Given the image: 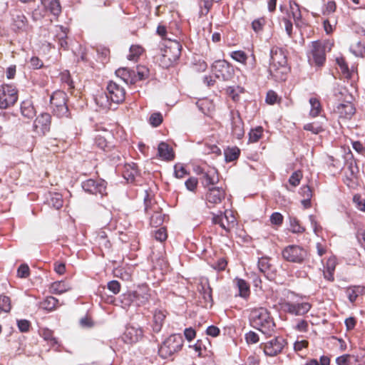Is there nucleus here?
Segmentation results:
<instances>
[{"instance_id": "27", "label": "nucleus", "mask_w": 365, "mask_h": 365, "mask_svg": "<svg viewBox=\"0 0 365 365\" xmlns=\"http://www.w3.org/2000/svg\"><path fill=\"white\" fill-rule=\"evenodd\" d=\"M200 292L202 294V297L205 300V306L207 307L209 305L211 307L213 304V299L212 296V288L209 283L206 282L205 284H201V289H200Z\"/></svg>"}, {"instance_id": "15", "label": "nucleus", "mask_w": 365, "mask_h": 365, "mask_svg": "<svg viewBox=\"0 0 365 365\" xmlns=\"http://www.w3.org/2000/svg\"><path fill=\"white\" fill-rule=\"evenodd\" d=\"M231 129L232 135L237 139H241L245 135L244 123L238 112L232 113Z\"/></svg>"}, {"instance_id": "12", "label": "nucleus", "mask_w": 365, "mask_h": 365, "mask_svg": "<svg viewBox=\"0 0 365 365\" xmlns=\"http://www.w3.org/2000/svg\"><path fill=\"white\" fill-rule=\"evenodd\" d=\"M283 310L289 314L301 316L307 314L311 309V304L308 302L292 303L284 302L282 304Z\"/></svg>"}, {"instance_id": "30", "label": "nucleus", "mask_w": 365, "mask_h": 365, "mask_svg": "<svg viewBox=\"0 0 365 365\" xmlns=\"http://www.w3.org/2000/svg\"><path fill=\"white\" fill-rule=\"evenodd\" d=\"M235 281L239 289V296L244 299H247L250 294V285L242 279L236 278Z\"/></svg>"}, {"instance_id": "39", "label": "nucleus", "mask_w": 365, "mask_h": 365, "mask_svg": "<svg viewBox=\"0 0 365 365\" xmlns=\"http://www.w3.org/2000/svg\"><path fill=\"white\" fill-rule=\"evenodd\" d=\"M145 211L148 215H150L154 210H160V207L157 203L146 194L144 198Z\"/></svg>"}, {"instance_id": "52", "label": "nucleus", "mask_w": 365, "mask_h": 365, "mask_svg": "<svg viewBox=\"0 0 365 365\" xmlns=\"http://www.w3.org/2000/svg\"><path fill=\"white\" fill-rule=\"evenodd\" d=\"M135 76L137 81L144 80L148 77L149 70L145 66H138L136 68Z\"/></svg>"}, {"instance_id": "20", "label": "nucleus", "mask_w": 365, "mask_h": 365, "mask_svg": "<svg viewBox=\"0 0 365 365\" xmlns=\"http://www.w3.org/2000/svg\"><path fill=\"white\" fill-rule=\"evenodd\" d=\"M115 74L126 84H134L137 81L135 71L126 68H120L115 71Z\"/></svg>"}, {"instance_id": "19", "label": "nucleus", "mask_w": 365, "mask_h": 365, "mask_svg": "<svg viewBox=\"0 0 365 365\" xmlns=\"http://www.w3.org/2000/svg\"><path fill=\"white\" fill-rule=\"evenodd\" d=\"M13 29L14 30L24 31L28 27V21L24 14L19 11H16L12 14Z\"/></svg>"}, {"instance_id": "46", "label": "nucleus", "mask_w": 365, "mask_h": 365, "mask_svg": "<svg viewBox=\"0 0 365 365\" xmlns=\"http://www.w3.org/2000/svg\"><path fill=\"white\" fill-rule=\"evenodd\" d=\"M290 230L293 233H302L305 229L300 225L299 221L293 217H289Z\"/></svg>"}, {"instance_id": "42", "label": "nucleus", "mask_w": 365, "mask_h": 365, "mask_svg": "<svg viewBox=\"0 0 365 365\" xmlns=\"http://www.w3.org/2000/svg\"><path fill=\"white\" fill-rule=\"evenodd\" d=\"M309 103L311 105L310 115L316 117L319 115L322 110V106L319 101L316 98H311L309 99Z\"/></svg>"}, {"instance_id": "49", "label": "nucleus", "mask_w": 365, "mask_h": 365, "mask_svg": "<svg viewBox=\"0 0 365 365\" xmlns=\"http://www.w3.org/2000/svg\"><path fill=\"white\" fill-rule=\"evenodd\" d=\"M95 144L97 147L102 149L105 152H110V146L108 145L105 137L101 135L96 136L95 138Z\"/></svg>"}, {"instance_id": "31", "label": "nucleus", "mask_w": 365, "mask_h": 365, "mask_svg": "<svg viewBox=\"0 0 365 365\" xmlns=\"http://www.w3.org/2000/svg\"><path fill=\"white\" fill-rule=\"evenodd\" d=\"M48 205L56 210L60 209L63 206L62 195L59 193H50L49 197L47 198Z\"/></svg>"}, {"instance_id": "35", "label": "nucleus", "mask_w": 365, "mask_h": 365, "mask_svg": "<svg viewBox=\"0 0 365 365\" xmlns=\"http://www.w3.org/2000/svg\"><path fill=\"white\" fill-rule=\"evenodd\" d=\"M110 153L108 155L110 162L117 167L121 165L123 163V156L117 149L110 150Z\"/></svg>"}, {"instance_id": "33", "label": "nucleus", "mask_w": 365, "mask_h": 365, "mask_svg": "<svg viewBox=\"0 0 365 365\" xmlns=\"http://www.w3.org/2000/svg\"><path fill=\"white\" fill-rule=\"evenodd\" d=\"M203 178V183L205 186L213 185L218 182L217 173L215 169H211L205 173Z\"/></svg>"}, {"instance_id": "7", "label": "nucleus", "mask_w": 365, "mask_h": 365, "mask_svg": "<svg viewBox=\"0 0 365 365\" xmlns=\"http://www.w3.org/2000/svg\"><path fill=\"white\" fill-rule=\"evenodd\" d=\"M107 93L105 96H101L100 100L104 98L109 100L116 104L121 103L125 98V91L124 88L120 86L115 82L110 81L107 86Z\"/></svg>"}, {"instance_id": "26", "label": "nucleus", "mask_w": 365, "mask_h": 365, "mask_svg": "<svg viewBox=\"0 0 365 365\" xmlns=\"http://www.w3.org/2000/svg\"><path fill=\"white\" fill-rule=\"evenodd\" d=\"M59 31H56L55 41L58 42L59 46L63 49L68 48L67 42V29L61 26L58 27Z\"/></svg>"}, {"instance_id": "41", "label": "nucleus", "mask_w": 365, "mask_h": 365, "mask_svg": "<svg viewBox=\"0 0 365 365\" xmlns=\"http://www.w3.org/2000/svg\"><path fill=\"white\" fill-rule=\"evenodd\" d=\"M292 16L294 21L297 26H299V22L302 19V14L299 5L296 3H290L289 5Z\"/></svg>"}, {"instance_id": "23", "label": "nucleus", "mask_w": 365, "mask_h": 365, "mask_svg": "<svg viewBox=\"0 0 365 365\" xmlns=\"http://www.w3.org/2000/svg\"><path fill=\"white\" fill-rule=\"evenodd\" d=\"M122 173L123 178L128 182H133L135 180V178L138 174V169L136 165L133 163L131 164H124Z\"/></svg>"}, {"instance_id": "38", "label": "nucleus", "mask_w": 365, "mask_h": 365, "mask_svg": "<svg viewBox=\"0 0 365 365\" xmlns=\"http://www.w3.org/2000/svg\"><path fill=\"white\" fill-rule=\"evenodd\" d=\"M135 297L133 292H128L120 297V300L123 308L130 307L132 304L135 305Z\"/></svg>"}, {"instance_id": "36", "label": "nucleus", "mask_w": 365, "mask_h": 365, "mask_svg": "<svg viewBox=\"0 0 365 365\" xmlns=\"http://www.w3.org/2000/svg\"><path fill=\"white\" fill-rule=\"evenodd\" d=\"M58 304V300L51 296L47 297L44 300H43L40 307L43 309H46L47 311H53Z\"/></svg>"}, {"instance_id": "64", "label": "nucleus", "mask_w": 365, "mask_h": 365, "mask_svg": "<svg viewBox=\"0 0 365 365\" xmlns=\"http://www.w3.org/2000/svg\"><path fill=\"white\" fill-rule=\"evenodd\" d=\"M337 365H351L350 361V354H344L336 359Z\"/></svg>"}, {"instance_id": "8", "label": "nucleus", "mask_w": 365, "mask_h": 365, "mask_svg": "<svg viewBox=\"0 0 365 365\" xmlns=\"http://www.w3.org/2000/svg\"><path fill=\"white\" fill-rule=\"evenodd\" d=\"M18 99V93L15 86L2 85L0 87V108L6 109L13 106Z\"/></svg>"}, {"instance_id": "3", "label": "nucleus", "mask_w": 365, "mask_h": 365, "mask_svg": "<svg viewBox=\"0 0 365 365\" xmlns=\"http://www.w3.org/2000/svg\"><path fill=\"white\" fill-rule=\"evenodd\" d=\"M183 346V339L180 334H172L160 345L158 354L163 359H168L179 351Z\"/></svg>"}, {"instance_id": "58", "label": "nucleus", "mask_w": 365, "mask_h": 365, "mask_svg": "<svg viewBox=\"0 0 365 365\" xmlns=\"http://www.w3.org/2000/svg\"><path fill=\"white\" fill-rule=\"evenodd\" d=\"M30 269L26 264H21L17 269V276L20 278H26L29 276Z\"/></svg>"}, {"instance_id": "47", "label": "nucleus", "mask_w": 365, "mask_h": 365, "mask_svg": "<svg viewBox=\"0 0 365 365\" xmlns=\"http://www.w3.org/2000/svg\"><path fill=\"white\" fill-rule=\"evenodd\" d=\"M11 308L10 298L5 295H0V313H7L11 310Z\"/></svg>"}, {"instance_id": "56", "label": "nucleus", "mask_w": 365, "mask_h": 365, "mask_svg": "<svg viewBox=\"0 0 365 365\" xmlns=\"http://www.w3.org/2000/svg\"><path fill=\"white\" fill-rule=\"evenodd\" d=\"M302 178V174L300 170L294 172L289 177V182L294 187L297 186Z\"/></svg>"}, {"instance_id": "18", "label": "nucleus", "mask_w": 365, "mask_h": 365, "mask_svg": "<svg viewBox=\"0 0 365 365\" xmlns=\"http://www.w3.org/2000/svg\"><path fill=\"white\" fill-rule=\"evenodd\" d=\"M51 123V115L47 113H43L36 118L34 123V128L36 130L39 128L41 131L43 133V134H45L46 133L50 130Z\"/></svg>"}, {"instance_id": "5", "label": "nucleus", "mask_w": 365, "mask_h": 365, "mask_svg": "<svg viewBox=\"0 0 365 365\" xmlns=\"http://www.w3.org/2000/svg\"><path fill=\"white\" fill-rule=\"evenodd\" d=\"M211 68L217 78L225 81L231 80L235 74L233 66L225 60L215 61Z\"/></svg>"}, {"instance_id": "1", "label": "nucleus", "mask_w": 365, "mask_h": 365, "mask_svg": "<svg viewBox=\"0 0 365 365\" xmlns=\"http://www.w3.org/2000/svg\"><path fill=\"white\" fill-rule=\"evenodd\" d=\"M269 76L276 81H284L289 71L287 58L283 48L273 46L270 50Z\"/></svg>"}, {"instance_id": "11", "label": "nucleus", "mask_w": 365, "mask_h": 365, "mask_svg": "<svg viewBox=\"0 0 365 365\" xmlns=\"http://www.w3.org/2000/svg\"><path fill=\"white\" fill-rule=\"evenodd\" d=\"M212 222L219 225L226 232H229L237 225L236 218L231 210H225L223 214L214 215Z\"/></svg>"}, {"instance_id": "54", "label": "nucleus", "mask_w": 365, "mask_h": 365, "mask_svg": "<svg viewBox=\"0 0 365 365\" xmlns=\"http://www.w3.org/2000/svg\"><path fill=\"white\" fill-rule=\"evenodd\" d=\"M230 56L236 61L237 62H240V63H245L247 59V54L245 53V52L242 51H232L230 54Z\"/></svg>"}, {"instance_id": "59", "label": "nucleus", "mask_w": 365, "mask_h": 365, "mask_svg": "<svg viewBox=\"0 0 365 365\" xmlns=\"http://www.w3.org/2000/svg\"><path fill=\"white\" fill-rule=\"evenodd\" d=\"M283 216L278 212H273L270 216V222L272 225L279 226L283 222Z\"/></svg>"}, {"instance_id": "62", "label": "nucleus", "mask_w": 365, "mask_h": 365, "mask_svg": "<svg viewBox=\"0 0 365 365\" xmlns=\"http://www.w3.org/2000/svg\"><path fill=\"white\" fill-rule=\"evenodd\" d=\"M150 123L155 126V127H157L163 121V117H162V115L159 113H153L150 117Z\"/></svg>"}, {"instance_id": "16", "label": "nucleus", "mask_w": 365, "mask_h": 365, "mask_svg": "<svg viewBox=\"0 0 365 365\" xmlns=\"http://www.w3.org/2000/svg\"><path fill=\"white\" fill-rule=\"evenodd\" d=\"M225 191L218 187H212L208 189L206 194V202L208 207L221 202L222 200L225 197Z\"/></svg>"}, {"instance_id": "55", "label": "nucleus", "mask_w": 365, "mask_h": 365, "mask_svg": "<svg viewBox=\"0 0 365 365\" xmlns=\"http://www.w3.org/2000/svg\"><path fill=\"white\" fill-rule=\"evenodd\" d=\"M350 361L351 365H365V354H350Z\"/></svg>"}, {"instance_id": "25", "label": "nucleus", "mask_w": 365, "mask_h": 365, "mask_svg": "<svg viewBox=\"0 0 365 365\" xmlns=\"http://www.w3.org/2000/svg\"><path fill=\"white\" fill-rule=\"evenodd\" d=\"M71 289V287L65 281L54 282L50 287V292L54 294H61Z\"/></svg>"}, {"instance_id": "44", "label": "nucleus", "mask_w": 365, "mask_h": 365, "mask_svg": "<svg viewBox=\"0 0 365 365\" xmlns=\"http://www.w3.org/2000/svg\"><path fill=\"white\" fill-rule=\"evenodd\" d=\"M96 241L100 247L109 249L110 247V242L108 240L106 234L104 231H101L96 237Z\"/></svg>"}, {"instance_id": "51", "label": "nucleus", "mask_w": 365, "mask_h": 365, "mask_svg": "<svg viewBox=\"0 0 365 365\" xmlns=\"http://www.w3.org/2000/svg\"><path fill=\"white\" fill-rule=\"evenodd\" d=\"M263 129L262 127H257L251 130L249 133V140L252 143H255L259 140L262 135Z\"/></svg>"}, {"instance_id": "50", "label": "nucleus", "mask_w": 365, "mask_h": 365, "mask_svg": "<svg viewBox=\"0 0 365 365\" xmlns=\"http://www.w3.org/2000/svg\"><path fill=\"white\" fill-rule=\"evenodd\" d=\"M304 129L314 134H319L324 131L322 125L318 123H310L304 125Z\"/></svg>"}, {"instance_id": "43", "label": "nucleus", "mask_w": 365, "mask_h": 365, "mask_svg": "<svg viewBox=\"0 0 365 365\" xmlns=\"http://www.w3.org/2000/svg\"><path fill=\"white\" fill-rule=\"evenodd\" d=\"M271 259L268 257H262L258 259V268L262 273H266L271 269Z\"/></svg>"}, {"instance_id": "37", "label": "nucleus", "mask_w": 365, "mask_h": 365, "mask_svg": "<svg viewBox=\"0 0 365 365\" xmlns=\"http://www.w3.org/2000/svg\"><path fill=\"white\" fill-rule=\"evenodd\" d=\"M224 154L226 162H232L239 158L240 150L237 147L228 148Z\"/></svg>"}, {"instance_id": "60", "label": "nucleus", "mask_w": 365, "mask_h": 365, "mask_svg": "<svg viewBox=\"0 0 365 365\" xmlns=\"http://www.w3.org/2000/svg\"><path fill=\"white\" fill-rule=\"evenodd\" d=\"M108 289L114 294H117L120 291V284L117 280H112L108 283Z\"/></svg>"}, {"instance_id": "9", "label": "nucleus", "mask_w": 365, "mask_h": 365, "mask_svg": "<svg viewBox=\"0 0 365 365\" xmlns=\"http://www.w3.org/2000/svg\"><path fill=\"white\" fill-rule=\"evenodd\" d=\"M283 258L290 262L302 263L307 257V252L298 245H289L282 250Z\"/></svg>"}, {"instance_id": "4", "label": "nucleus", "mask_w": 365, "mask_h": 365, "mask_svg": "<svg viewBox=\"0 0 365 365\" xmlns=\"http://www.w3.org/2000/svg\"><path fill=\"white\" fill-rule=\"evenodd\" d=\"M67 95L61 91H55L50 98L52 112L58 118L68 117L69 111L66 104Z\"/></svg>"}, {"instance_id": "61", "label": "nucleus", "mask_w": 365, "mask_h": 365, "mask_svg": "<svg viewBox=\"0 0 365 365\" xmlns=\"http://www.w3.org/2000/svg\"><path fill=\"white\" fill-rule=\"evenodd\" d=\"M227 262L225 258H220L217 262L212 264V267L217 271H223L225 269Z\"/></svg>"}, {"instance_id": "34", "label": "nucleus", "mask_w": 365, "mask_h": 365, "mask_svg": "<svg viewBox=\"0 0 365 365\" xmlns=\"http://www.w3.org/2000/svg\"><path fill=\"white\" fill-rule=\"evenodd\" d=\"M153 213L150 217V225L153 227H159L160 226L163 222L165 218V215H163L160 210H154Z\"/></svg>"}, {"instance_id": "53", "label": "nucleus", "mask_w": 365, "mask_h": 365, "mask_svg": "<svg viewBox=\"0 0 365 365\" xmlns=\"http://www.w3.org/2000/svg\"><path fill=\"white\" fill-rule=\"evenodd\" d=\"M361 293V287H354L352 288H349L346 291L347 297L351 302H354L356 300V298Z\"/></svg>"}, {"instance_id": "40", "label": "nucleus", "mask_w": 365, "mask_h": 365, "mask_svg": "<svg viewBox=\"0 0 365 365\" xmlns=\"http://www.w3.org/2000/svg\"><path fill=\"white\" fill-rule=\"evenodd\" d=\"M335 270V262L334 260L329 259L326 269L324 271V278L330 282L334 280V272Z\"/></svg>"}, {"instance_id": "2", "label": "nucleus", "mask_w": 365, "mask_h": 365, "mask_svg": "<svg viewBox=\"0 0 365 365\" xmlns=\"http://www.w3.org/2000/svg\"><path fill=\"white\" fill-rule=\"evenodd\" d=\"M251 321L255 328L263 334L271 336L274 332L275 324L267 309L259 307L251 312Z\"/></svg>"}, {"instance_id": "28", "label": "nucleus", "mask_w": 365, "mask_h": 365, "mask_svg": "<svg viewBox=\"0 0 365 365\" xmlns=\"http://www.w3.org/2000/svg\"><path fill=\"white\" fill-rule=\"evenodd\" d=\"M21 113L28 119H31L36 115V110L30 101H24L21 104Z\"/></svg>"}, {"instance_id": "10", "label": "nucleus", "mask_w": 365, "mask_h": 365, "mask_svg": "<svg viewBox=\"0 0 365 365\" xmlns=\"http://www.w3.org/2000/svg\"><path fill=\"white\" fill-rule=\"evenodd\" d=\"M309 62L311 65L315 64L320 66L326 60L325 47L319 41L312 43L311 50L308 54Z\"/></svg>"}, {"instance_id": "57", "label": "nucleus", "mask_w": 365, "mask_h": 365, "mask_svg": "<svg viewBox=\"0 0 365 365\" xmlns=\"http://www.w3.org/2000/svg\"><path fill=\"white\" fill-rule=\"evenodd\" d=\"M174 174L177 178H182L185 175H188V173L185 170L183 165L180 164H176L174 166Z\"/></svg>"}, {"instance_id": "13", "label": "nucleus", "mask_w": 365, "mask_h": 365, "mask_svg": "<svg viewBox=\"0 0 365 365\" xmlns=\"http://www.w3.org/2000/svg\"><path fill=\"white\" fill-rule=\"evenodd\" d=\"M285 341L281 337H276L263 345L264 352L267 356H274L283 349Z\"/></svg>"}, {"instance_id": "14", "label": "nucleus", "mask_w": 365, "mask_h": 365, "mask_svg": "<svg viewBox=\"0 0 365 365\" xmlns=\"http://www.w3.org/2000/svg\"><path fill=\"white\" fill-rule=\"evenodd\" d=\"M143 336V331L140 327L129 325L125 329L123 339L126 343L133 344L140 340Z\"/></svg>"}, {"instance_id": "29", "label": "nucleus", "mask_w": 365, "mask_h": 365, "mask_svg": "<svg viewBox=\"0 0 365 365\" xmlns=\"http://www.w3.org/2000/svg\"><path fill=\"white\" fill-rule=\"evenodd\" d=\"M158 151L159 156L165 160H170L174 158L172 148L164 142L158 145Z\"/></svg>"}, {"instance_id": "21", "label": "nucleus", "mask_w": 365, "mask_h": 365, "mask_svg": "<svg viewBox=\"0 0 365 365\" xmlns=\"http://www.w3.org/2000/svg\"><path fill=\"white\" fill-rule=\"evenodd\" d=\"M166 317V314L165 311L160 309H156L153 314V331L155 333H158L160 331L163 325L164 321Z\"/></svg>"}, {"instance_id": "48", "label": "nucleus", "mask_w": 365, "mask_h": 365, "mask_svg": "<svg viewBox=\"0 0 365 365\" xmlns=\"http://www.w3.org/2000/svg\"><path fill=\"white\" fill-rule=\"evenodd\" d=\"M350 51L356 56H363L365 54V46L360 41H357L351 45Z\"/></svg>"}, {"instance_id": "22", "label": "nucleus", "mask_w": 365, "mask_h": 365, "mask_svg": "<svg viewBox=\"0 0 365 365\" xmlns=\"http://www.w3.org/2000/svg\"><path fill=\"white\" fill-rule=\"evenodd\" d=\"M336 111L341 117L351 118L355 113V108L351 103L347 102L346 103L339 104L336 107Z\"/></svg>"}, {"instance_id": "45", "label": "nucleus", "mask_w": 365, "mask_h": 365, "mask_svg": "<svg viewBox=\"0 0 365 365\" xmlns=\"http://www.w3.org/2000/svg\"><path fill=\"white\" fill-rule=\"evenodd\" d=\"M143 48L138 45H133L130 48V53L128 56V59L130 61H136L137 58L142 54Z\"/></svg>"}, {"instance_id": "24", "label": "nucleus", "mask_w": 365, "mask_h": 365, "mask_svg": "<svg viewBox=\"0 0 365 365\" xmlns=\"http://www.w3.org/2000/svg\"><path fill=\"white\" fill-rule=\"evenodd\" d=\"M41 2L53 16H58L61 14V6L59 0H41Z\"/></svg>"}, {"instance_id": "63", "label": "nucleus", "mask_w": 365, "mask_h": 365, "mask_svg": "<svg viewBox=\"0 0 365 365\" xmlns=\"http://www.w3.org/2000/svg\"><path fill=\"white\" fill-rule=\"evenodd\" d=\"M265 24L264 18L255 19L252 23V27L255 32H259L262 30L263 26Z\"/></svg>"}, {"instance_id": "32", "label": "nucleus", "mask_w": 365, "mask_h": 365, "mask_svg": "<svg viewBox=\"0 0 365 365\" xmlns=\"http://www.w3.org/2000/svg\"><path fill=\"white\" fill-rule=\"evenodd\" d=\"M135 306L140 307L146 304L150 298V294L145 290L135 291Z\"/></svg>"}, {"instance_id": "6", "label": "nucleus", "mask_w": 365, "mask_h": 365, "mask_svg": "<svg viewBox=\"0 0 365 365\" xmlns=\"http://www.w3.org/2000/svg\"><path fill=\"white\" fill-rule=\"evenodd\" d=\"M83 190L89 194L103 197L107 195V182L103 179H88L81 184Z\"/></svg>"}, {"instance_id": "17", "label": "nucleus", "mask_w": 365, "mask_h": 365, "mask_svg": "<svg viewBox=\"0 0 365 365\" xmlns=\"http://www.w3.org/2000/svg\"><path fill=\"white\" fill-rule=\"evenodd\" d=\"M181 53V45L178 41H170L165 46L163 56L170 61H176Z\"/></svg>"}]
</instances>
